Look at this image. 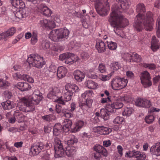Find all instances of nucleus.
Listing matches in <instances>:
<instances>
[{
	"instance_id": "f257e3e1",
	"label": "nucleus",
	"mask_w": 160,
	"mask_h": 160,
	"mask_svg": "<svg viewBox=\"0 0 160 160\" xmlns=\"http://www.w3.org/2000/svg\"><path fill=\"white\" fill-rule=\"evenodd\" d=\"M131 2L129 0H120L118 4L112 5V12L108 18V21L111 25L114 28V31L117 35L122 38H124V35L120 34L118 30L128 24V21L124 17L120 12L129 7Z\"/></svg>"
},
{
	"instance_id": "f03ea898",
	"label": "nucleus",
	"mask_w": 160,
	"mask_h": 160,
	"mask_svg": "<svg viewBox=\"0 0 160 160\" xmlns=\"http://www.w3.org/2000/svg\"><path fill=\"white\" fill-rule=\"evenodd\" d=\"M136 11L138 14L136 16L133 26L137 31L140 32L143 28L147 31H152L153 21L152 12H148L146 15H143V13L145 12V8L142 3H139L136 6Z\"/></svg>"
},
{
	"instance_id": "7ed1b4c3",
	"label": "nucleus",
	"mask_w": 160,
	"mask_h": 160,
	"mask_svg": "<svg viewBox=\"0 0 160 160\" xmlns=\"http://www.w3.org/2000/svg\"><path fill=\"white\" fill-rule=\"evenodd\" d=\"M42 98V93L39 90L35 89L31 95L20 99L18 104L17 109L25 112L32 111L35 108L34 105L38 104Z\"/></svg>"
},
{
	"instance_id": "20e7f679",
	"label": "nucleus",
	"mask_w": 160,
	"mask_h": 160,
	"mask_svg": "<svg viewBox=\"0 0 160 160\" xmlns=\"http://www.w3.org/2000/svg\"><path fill=\"white\" fill-rule=\"evenodd\" d=\"M93 94L92 91L88 90L86 91L81 95L82 98H85L86 97H88V98L84 102H83L81 99H80L79 101L78 105L80 108L77 111L79 114L85 113L91 107L93 100L90 98L93 97Z\"/></svg>"
},
{
	"instance_id": "39448f33",
	"label": "nucleus",
	"mask_w": 160,
	"mask_h": 160,
	"mask_svg": "<svg viewBox=\"0 0 160 160\" xmlns=\"http://www.w3.org/2000/svg\"><path fill=\"white\" fill-rule=\"evenodd\" d=\"M70 33L69 30L66 27L52 30L50 32L49 37L54 42H58L67 39Z\"/></svg>"
},
{
	"instance_id": "423d86ee",
	"label": "nucleus",
	"mask_w": 160,
	"mask_h": 160,
	"mask_svg": "<svg viewBox=\"0 0 160 160\" xmlns=\"http://www.w3.org/2000/svg\"><path fill=\"white\" fill-rule=\"evenodd\" d=\"M52 147V144L50 141H48L45 144L40 142L32 146L30 149L29 153L31 156H36L38 155L44 148L48 149Z\"/></svg>"
},
{
	"instance_id": "0eeeda50",
	"label": "nucleus",
	"mask_w": 160,
	"mask_h": 160,
	"mask_svg": "<svg viewBox=\"0 0 160 160\" xmlns=\"http://www.w3.org/2000/svg\"><path fill=\"white\" fill-rule=\"evenodd\" d=\"M30 65L38 68H41L45 64L43 58L37 54H31L28 56L27 60Z\"/></svg>"
},
{
	"instance_id": "6e6552de",
	"label": "nucleus",
	"mask_w": 160,
	"mask_h": 160,
	"mask_svg": "<svg viewBox=\"0 0 160 160\" xmlns=\"http://www.w3.org/2000/svg\"><path fill=\"white\" fill-rule=\"evenodd\" d=\"M95 6L97 12L101 16L107 15L110 10L109 5L107 3V0H97Z\"/></svg>"
},
{
	"instance_id": "1a4fd4ad",
	"label": "nucleus",
	"mask_w": 160,
	"mask_h": 160,
	"mask_svg": "<svg viewBox=\"0 0 160 160\" xmlns=\"http://www.w3.org/2000/svg\"><path fill=\"white\" fill-rule=\"evenodd\" d=\"M128 80L124 78L118 77L113 78L111 82L112 88L115 90H119L125 88L127 85Z\"/></svg>"
},
{
	"instance_id": "9d476101",
	"label": "nucleus",
	"mask_w": 160,
	"mask_h": 160,
	"mask_svg": "<svg viewBox=\"0 0 160 160\" xmlns=\"http://www.w3.org/2000/svg\"><path fill=\"white\" fill-rule=\"evenodd\" d=\"M54 149L55 156L56 158L63 157L65 154V151L63 148L61 141L57 138H54Z\"/></svg>"
},
{
	"instance_id": "9b49d317",
	"label": "nucleus",
	"mask_w": 160,
	"mask_h": 160,
	"mask_svg": "<svg viewBox=\"0 0 160 160\" xmlns=\"http://www.w3.org/2000/svg\"><path fill=\"white\" fill-rule=\"evenodd\" d=\"M59 91L58 88L53 89L48 93L47 97L54 102L60 104H63V102L62 99V96H60L61 92H59Z\"/></svg>"
},
{
	"instance_id": "f8f14e48",
	"label": "nucleus",
	"mask_w": 160,
	"mask_h": 160,
	"mask_svg": "<svg viewBox=\"0 0 160 160\" xmlns=\"http://www.w3.org/2000/svg\"><path fill=\"white\" fill-rule=\"evenodd\" d=\"M140 78L141 83L144 87L147 88L152 85L150 75L147 71H144L141 74Z\"/></svg>"
},
{
	"instance_id": "ddd939ff",
	"label": "nucleus",
	"mask_w": 160,
	"mask_h": 160,
	"mask_svg": "<svg viewBox=\"0 0 160 160\" xmlns=\"http://www.w3.org/2000/svg\"><path fill=\"white\" fill-rule=\"evenodd\" d=\"M136 106L145 108H148L151 106V102L148 99L144 98H138L135 101Z\"/></svg>"
},
{
	"instance_id": "4468645a",
	"label": "nucleus",
	"mask_w": 160,
	"mask_h": 160,
	"mask_svg": "<svg viewBox=\"0 0 160 160\" xmlns=\"http://www.w3.org/2000/svg\"><path fill=\"white\" fill-rule=\"evenodd\" d=\"M39 24L43 28H53L56 26L55 23L54 21L48 20L46 19L41 20Z\"/></svg>"
},
{
	"instance_id": "2eb2a0df",
	"label": "nucleus",
	"mask_w": 160,
	"mask_h": 160,
	"mask_svg": "<svg viewBox=\"0 0 160 160\" xmlns=\"http://www.w3.org/2000/svg\"><path fill=\"white\" fill-rule=\"evenodd\" d=\"M93 128L95 132L100 134H108L112 131L111 128L103 126H98Z\"/></svg>"
},
{
	"instance_id": "dca6fc26",
	"label": "nucleus",
	"mask_w": 160,
	"mask_h": 160,
	"mask_svg": "<svg viewBox=\"0 0 160 160\" xmlns=\"http://www.w3.org/2000/svg\"><path fill=\"white\" fill-rule=\"evenodd\" d=\"M13 76L15 79H19L23 80L31 83H32L34 82V80L33 78L26 74H23L22 75L19 73H15L13 74Z\"/></svg>"
},
{
	"instance_id": "f3484780",
	"label": "nucleus",
	"mask_w": 160,
	"mask_h": 160,
	"mask_svg": "<svg viewBox=\"0 0 160 160\" xmlns=\"http://www.w3.org/2000/svg\"><path fill=\"white\" fill-rule=\"evenodd\" d=\"M96 48L98 53H103L105 52L106 49V46L104 42L102 40H96Z\"/></svg>"
},
{
	"instance_id": "a211bd4d",
	"label": "nucleus",
	"mask_w": 160,
	"mask_h": 160,
	"mask_svg": "<svg viewBox=\"0 0 160 160\" xmlns=\"http://www.w3.org/2000/svg\"><path fill=\"white\" fill-rule=\"evenodd\" d=\"M78 141V139L72 135H69L67 136L65 139V143L68 145V146L72 147L74 143Z\"/></svg>"
},
{
	"instance_id": "6ab92c4d",
	"label": "nucleus",
	"mask_w": 160,
	"mask_h": 160,
	"mask_svg": "<svg viewBox=\"0 0 160 160\" xmlns=\"http://www.w3.org/2000/svg\"><path fill=\"white\" fill-rule=\"evenodd\" d=\"M79 59L78 56L74 54L70 53L69 56L65 61V62L68 65L72 64L77 62H78Z\"/></svg>"
},
{
	"instance_id": "aec40b11",
	"label": "nucleus",
	"mask_w": 160,
	"mask_h": 160,
	"mask_svg": "<svg viewBox=\"0 0 160 160\" xmlns=\"http://www.w3.org/2000/svg\"><path fill=\"white\" fill-rule=\"evenodd\" d=\"M93 149L97 153H100L105 157H107L108 155V152L106 149L101 145L96 144L93 147Z\"/></svg>"
},
{
	"instance_id": "412c9836",
	"label": "nucleus",
	"mask_w": 160,
	"mask_h": 160,
	"mask_svg": "<svg viewBox=\"0 0 160 160\" xmlns=\"http://www.w3.org/2000/svg\"><path fill=\"white\" fill-rule=\"evenodd\" d=\"M15 86L22 91L29 90L31 88L30 85L27 82H19L16 84Z\"/></svg>"
},
{
	"instance_id": "4be33fe9",
	"label": "nucleus",
	"mask_w": 160,
	"mask_h": 160,
	"mask_svg": "<svg viewBox=\"0 0 160 160\" xmlns=\"http://www.w3.org/2000/svg\"><path fill=\"white\" fill-rule=\"evenodd\" d=\"M150 152L152 155L156 156H160V142L156 143L150 148Z\"/></svg>"
},
{
	"instance_id": "5701e85b",
	"label": "nucleus",
	"mask_w": 160,
	"mask_h": 160,
	"mask_svg": "<svg viewBox=\"0 0 160 160\" xmlns=\"http://www.w3.org/2000/svg\"><path fill=\"white\" fill-rule=\"evenodd\" d=\"M160 44L159 43V40L157 39L155 36L152 37L151 48L152 50L154 52L156 51L159 48Z\"/></svg>"
},
{
	"instance_id": "b1692460",
	"label": "nucleus",
	"mask_w": 160,
	"mask_h": 160,
	"mask_svg": "<svg viewBox=\"0 0 160 160\" xmlns=\"http://www.w3.org/2000/svg\"><path fill=\"white\" fill-rule=\"evenodd\" d=\"M73 94L72 92H71L70 91L67 90L64 91V92L63 96H62V99L63 102V103L61 104L62 105L65 104V102H68L71 100Z\"/></svg>"
},
{
	"instance_id": "393cba45",
	"label": "nucleus",
	"mask_w": 160,
	"mask_h": 160,
	"mask_svg": "<svg viewBox=\"0 0 160 160\" xmlns=\"http://www.w3.org/2000/svg\"><path fill=\"white\" fill-rule=\"evenodd\" d=\"M84 124V122L82 120H78L74 124L73 128L72 129V132H75L80 130Z\"/></svg>"
},
{
	"instance_id": "a878e982",
	"label": "nucleus",
	"mask_w": 160,
	"mask_h": 160,
	"mask_svg": "<svg viewBox=\"0 0 160 160\" xmlns=\"http://www.w3.org/2000/svg\"><path fill=\"white\" fill-rule=\"evenodd\" d=\"M73 75L75 80L78 82L82 81L84 79L85 76V74L83 72L78 70L74 71Z\"/></svg>"
},
{
	"instance_id": "bb28decb",
	"label": "nucleus",
	"mask_w": 160,
	"mask_h": 160,
	"mask_svg": "<svg viewBox=\"0 0 160 160\" xmlns=\"http://www.w3.org/2000/svg\"><path fill=\"white\" fill-rule=\"evenodd\" d=\"M65 89L72 92V93L74 92H78L79 90L78 86L75 84L73 83L67 84L65 86Z\"/></svg>"
},
{
	"instance_id": "cd10ccee",
	"label": "nucleus",
	"mask_w": 160,
	"mask_h": 160,
	"mask_svg": "<svg viewBox=\"0 0 160 160\" xmlns=\"http://www.w3.org/2000/svg\"><path fill=\"white\" fill-rule=\"evenodd\" d=\"M67 72V69L66 67L63 66L58 68L57 70V75L59 78H61L65 76Z\"/></svg>"
},
{
	"instance_id": "c85d7f7f",
	"label": "nucleus",
	"mask_w": 160,
	"mask_h": 160,
	"mask_svg": "<svg viewBox=\"0 0 160 160\" xmlns=\"http://www.w3.org/2000/svg\"><path fill=\"white\" fill-rule=\"evenodd\" d=\"M11 3L13 7L18 8H23L25 6V3L22 0H12Z\"/></svg>"
},
{
	"instance_id": "c756f323",
	"label": "nucleus",
	"mask_w": 160,
	"mask_h": 160,
	"mask_svg": "<svg viewBox=\"0 0 160 160\" xmlns=\"http://www.w3.org/2000/svg\"><path fill=\"white\" fill-rule=\"evenodd\" d=\"M62 131H64V129L60 123H57L55 125L53 129V133L55 135L58 136Z\"/></svg>"
},
{
	"instance_id": "7c9ffc66",
	"label": "nucleus",
	"mask_w": 160,
	"mask_h": 160,
	"mask_svg": "<svg viewBox=\"0 0 160 160\" xmlns=\"http://www.w3.org/2000/svg\"><path fill=\"white\" fill-rule=\"evenodd\" d=\"M13 115H14L16 120H17L18 122H21L24 121V116L18 110H17L15 111Z\"/></svg>"
},
{
	"instance_id": "2f4dec72",
	"label": "nucleus",
	"mask_w": 160,
	"mask_h": 160,
	"mask_svg": "<svg viewBox=\"0 0 160 160\" xmlns=\"http://www.w3.org/2000/svg\"><path fill=\"white\" fill-rule=\"evenodd\" d=\"M76 151V148L75 147L68 146L66 148L65 153L68 157H71L75 153Z\"/></svg>"
},
{
	"instance_id": "473e14b6",
	"label": "nucleus",
	"mask_w": 160,
	"mask_h": 160,
	"mask_svg": "<svg viewBox=\"0 0 160 160\" xmlns=\"http://www.w3.org/2000/svg\"><path fill=\"white\" fill-rule=\"evenodd\" d=\"M85 85L88 88L91 89H96L98 88V85L92 80L87 81Z\"/></svg>"
},
{
	"instance_id": "72a5a7b5",
	"label": "nucleus",
	"mask_w": 160,
	"mask_h": 160,
	"mask_svg": "<svg viewBox=\"0 0 160 160\" xmlns=\"http://www.w3.org/2000/svg\"><path fill=\"white\" fill-rule=\"evenodd\" d=\"M108 112L105 109H101L100 110V114L101 117L105 120H107L109 118V115Z\"/></svg>"
},
{
	"instance_id": "f704fd0d",
	"label": "nucleus",
	"mask_w": 160,
	"mask_h": 160,
	"mask_svg": "<svg viewBox=\"0 0 160 160\" xmlns=\"http://www.w3.org/2000/svg\"><path fill=\"white\" fill-rule=\"evenodd\" d=\"M72 125V122L71 120L68 119H66L64 120L63 123V129L66 128L68 130L71 127Z\"/></svg>"
},
{
	"instance_id": "c9c22d12",
	"label": "nucleus",
	"mask_w": 160,
	"mask_h": 160,
	"mask_svg": "<svg viewBox=\"0 0 160 160\" xmlns=\"http://www.w3.org/2000/svg\"><path fill=\"white\" fill-rule=\"evenodd\" d=\"M57 70V67L53 63H52L49 66L48 70L45 72V74L46 76L48 75V72H51L53 73L56 72Z\"/></svg>"
},
{
	"instance_id": "e433bc0d",
	"label": "nucleus",
	"mask_w": 160,
	"mask_h": 160,
	"mask_svg": "<svg viewBox=\"0 0 160 160\" xmlns=\"http://www.w3.org/2000/svg\"><path fill=\"white\" fill-rule=\"evenodd\" d=\"M1 104L4 110L10 109L13 108L11 102L9 100H7L6 102H3Z\"/></svg>"
},
{
	"instance_id": "4c0bfd02",
	"label": "nucleus",
	"mask_w": 160,
	"mask_h": 160,
	"mask_svg": "<svg viewBox=\"0 0 160 160\" xmlns=\"http://www.w3.org/2000/svg\"><path fill=\"white\" fill-rule=\"evenodd\" d=\"M50 42L48 41H43L41 43L40 45V48L41 49L44 50L48 49H51L50 48Z\"/></svg>"
},
{
	"instance_id": "58836bf2",
	"label": "nucleus",
	"mask_w": 160,
	"mask_h": 160,
	"mask_svg": "<svg viewBox=\"0 0 160 160\" xmlns=\"http://www.w3.org/2000/svg\"><path fill=\"white\" fill-rule=\"evenodd\" d=\"M134 110L132 108H126L122 112V115L124 116H129L133 112Z\"/></svg>"
},
{
	"instance_id": "ea45409f",
	"label": "nucleus",
	"mask_w": 160,
	"mask_h": 160,
	"mask_svg": "<svg viewBox=\"0 0 160 160\" xmlns=\"http://www.w3.org/2000/svg\"><path fill=\"white\" fill-rule=\"evenodd\" d=\"M16 30L14 28L12 27L5 32H3L5 34V38H8L12 35L15 32Z\"/></svg>"
},
{
	"instance_id": "a19ab883",
	"label": "nucleus",
	"mask_w": 160,
	"mask_h": 160,
	"mask_svg": "<svg viewBox=\"0 0 160 160\" xmlns=\"http://www.w3.org/2000/svg\"><path fill=\"white\" fill-rule=\"evenodd\" d=\"M133 52L125 53L122 55L123 58L127 62H131Z\"/></svg>"
},
{
	"instance_id": "79ce46f5",
	"label": "nucleus",
	"mask_w": 160,
	"mask_h": 160,
	"mask_svg": "<svg viewBox=\"0 0 160 160\" xmlns=\"http://www.w3.org/2000/svg\"><path fill=\"white\" fill-rule=\"evenodd\" d=\"M105 108V109L108 112L114 113L116 112L113 103H108L106 106Z\"/></svg>"
},
{
	"instance_id": "37998d69",
	"label": "nucleus",
	"mask_w": 160,
	"mask_h": 160,
	"mask_svg": "<svg viewBox=\"0 0 160 160\" xmlns=\"http://www.w3.org/2000/svg\"><path fill=\"white\" fill-rule=\"evenodd\" d=\"M106 42H107L108 44V48L111 50H116L117 47V43L112 41H106Z\"/></svg>"
},
{
	"instance_id": "c03bdc74",
	"label": "nucleus",
	"mask_w": 160,
	"mask_h": 160,
	"mask_svg": "<svg viewBox=\"0 0 160 160\" xmlns=\"http://www.w3.org/2000/svg\"><path fill=\"white\" fill-rule=\"evenodd\" d=\"M156 32L157 37L160 38V17H159L156 22Z\"/></svg>"
},
{
	"instance_id": "a18cd8bd",
	"label": "nucleus",
	"mask_w": 160,
	"mask_h": 160,
	"mask_svg": "<svg viewBox=\"0 0 160 160\" xmlns=\"http://www.w3.org/2000/svg\"><path fill=\"white\" fill-rule=\"evenodd\" d=\"M42 13L45 16H49L52 13L51 10L47 7H44L41 10Z\"/></svg>"
},
{
	"instance_id": "49530a36",
	"label": "nucleus",
	"mask_w": 160,
	"mask_h": 160,
	"mask_svg": "<svg viewBox=\"0 0 160 160\" xmlns=\"http://www.w3.org/2000/svg\"><path fill=\"white\" fill-rule=\"evenodd\" d=\"M115 110L119 109L122 108L123 106V104L121 100H118L116 101L113 103Z\"/></svg>"
},
{
	"instance_id": "de8ad7c7",
	"label": "nucleus",
	"mask_w": 160,
	"mask_h": 160,
	"mask_svg": "<svg viewBox=\"0 0 160 160\" xmlns=\"http://www.w3.org/2000/svg\"><path fill=\"white\" fill-rule=\"evenodd\" d=\"M142 59L141 57L135 52H133L132 61L139 62Z\"/></svg>"
},
{
	"instance_id": "09e8293b",
	"label": "nucleus",
	"mask_w": 160,
	"mask_h": 160,
	"mask_svg": "<svg viewBox=\"0 0 160 160\" xmlns=\"http://www.w3.org/2000/svg\"><path fill=\"white\" fill-rule=\"evenodd\" d=\"M111 66L112 68L114 70H117L121 68L122 67L121 63L117 62L112 63Z\"/></svg>"
},
{
	"instance_id": "8fccbe9b",
	"label": "nucleus",
	"mask_w": 160,
	"mask_h": 160,
	"mask_svg": "<svg viewBox=\"0 0 160 160\" xmlns=\"http://www.w3.org/2000/svg\"><path fill=\"white\" fill-rule=\"evenodd\" d=\"M42 118L44 120L48 121L50 120H55L56 117L54 115L49 114L42 116Z\"/></svg>"
},
{
	"instance_id": "3c124183",
	"label": "nucleus",
	"mask_w": 160,
	"mask_h": 160,
	"mask_svg": "<svg viewBox=\"0 0 160 160\" xmlns=\"http://www.w3.org/2000/svg\"><path fill=\"white\" fill-rule=\"evenodd\" d=\"M124 118L122 117L117 116L113 120V123L116 124H121L123 122Z\"/></svg>"
},
{
	"instance_id": "603ef678",
	"label": "nucleus",
	"mask_w": 160,
	"mask_h": 160,
	"mask_svg": "<svg viewBox=\"0 0 160 160\" xmlns=\"http://www.w3.org/2000/svg\"><path fill=\"white\" fill-rule=\"evenodd\" d=\"M143 66L145 68L148 69L150 70H154L156 68V66L154 63H144Z\"/></svg>"
},
{
	"instance_id": "864d4df0",
	"label": "nucleus",
	"mask_w": 160,
	"mask_h": 160,
	"mask_svg": "<svg viewBox=\"0 0 160 160\" xmlns=\"http://www.w3.org/2000/svg\"><path fill=\"white\" fill-rule=\"evenodd\" d=\"M10 85L7 81L0 79V87L2 89L6 88Z\"/></svg>"
},
{
	"instance_id": "5fc2aeb1",
	"label": "nucleus",
	"mask_w": 160,
	"mask_h": 160,
	"mask_svg": "<svg viewBox=\"0 0 160 160\" xmlns=\"http://www.w3.org/2000/svg\"><path fill=\"white\" fill-rule=\"evenodd\" d=\"M10 114L9 113H7L6 115V117L8 119V122L11 123H14L16 120V117L14 115L13 116L10 117Z\"/></svg>"
},
{
	"instance_id": "6e6d98bb",
	"label": "nucleus",
	"mask_w": 160,
	"mask_h": 160,
	"mask_svg": "<svg viewBox=\"0 0 160 160\" xmlns=\"http://www.w3.org/2000/svg\"><path fill=\"white\" fill-rule=\"evenodd\" d=\"M88 76L89 78L93 79H96L97 78V76L92 69L89 70V72L88 73Z\"/></svg>"
},
{
	"instance_id": "4d7b16f0",
	"label": "nucleus",
	"mask_w": 160,
	"mask_h": 160,
	"mask_svg": "<svg viewBox=\"0 0 160 160\" xmlns=\"http://www.w3.org/2000/svg\"><path fill=\"white\" fill-rule=\"evenodd\" d=\"M56 111L58 113H60L61 112L65 113L66 112V109L63 108L60 105H56Z\"/></svg>"
},
{
	"instance_id": "13d9d810",
	"label": "nucleus",
	"mask_w": 160,
	"mask_h": 160,
	"mask_svg": "<svg viewBox=\"0 0 160 160\" xmlns=\"http://www.w3.org/2000/svg\"><path fill=\"white\" fill-rule=\"evenodd\" d=\"M98 70L101 73H103L105 72L106 69L104 64L102 63L99 64L98 67Z\"/></svg>"
},
{
	"instance_id": "bf43d9fd",
	"label": "nucleus",
	"mask_w": 160,
	"mask_h": 160,
	"mask_svg": "<svg viewBox=\"0 0 160 160\" xmlns=\"http://www.w3.org/2000/svg\"><path fill=\"white\" fill-rule=\"evenodd\" d=\"M145 120L147 123L148 124L151 123L154 120V116L152 115H149L145 117Z\"/></svg>"
},
{
	"instance_id": "052dcab7",
	"label": "nucleus",
	"mask_w": 160,
	"mask_h": 160,
	"mask_svg": "<svg viewBox=\"0 0 160 160\" xmlns=\"http://www.w3.org/2000/svg\"><path fill=\"white\" fill-rule=\"evenodd\" d=\"M38 36L36 33H33L31 37V42L32 44L34 45L38 41Z\"/></svg>"
},
{
	"instance_id": "680f3d73",
	"label": "nucleus",
	"mask_w": 160,
	"mask_h": 160,
	"mask_svg": "<svg viewBox=\"0 0 160 160\" xmlns=\"http://www.w3.org/2000/svg\"><path fill=\"white\" fill-rule=\"evenodd\" d=\"M117 152L119 155L120 158H121L123 155V148L121 145H118L117 147Z\"/></svg>"
},
{
	"instance_id": "e2e57ef3",
	"label": "nucleus",
	"mask_w": 160,
	"mask_h": 160,
	"mask_svg": "<svg viewBox=\"0 0 160 160\" xmlns=\"http://www.w3.org/2000/svg\"><path fill=\"white\" fill-rule=\"evenodd\" d=\"M70 53H66L60 54L59 56V59L60 60L63 61L67 59V58L69 56Z\"/></svg>"
},
{
	"instance_id": "0e129e2a",
	"label": "nucleus",
	"mask_w": 160,
	"mask_h": 160,
	"mask_svg": "<svg viewBox=\"0 0 160 160\" xmlns=\"http://www.w3.org/2000/svg\"><path fill=\"white\" fill-rule=\"evenodd\" d=\"M21 8L20 10L22 13V14L23 15L24 18L26 17L29 14L28 11V8L25 7Z\"/></svg>"
},
{
	"instance_id": "69168bd1",
	"label": "nucleus",
	"mask_w": 160,
	"mask_h": 160,
	"mask_svg": "<svg viewBox=\"0 0 160 160\" xmlns=\"http://www.w3.org/2000/svg\"><path fill=\"white\" fill-rule=\"evenodd\" d=\"M111 77V76L109 74L107 75H102L100 76L99 78L102 80L105 81L109 80L110 78Z\"/></svg>"
},
{
	"instance_id": "338daca9",
	"label": "nucleus",
	"mask_w": 160,
	"mask_h": 160,
	"mask_svg": "<svg viewBox=\"0 0 160 160\" xmlns=\"http://www.w3.org/2000/svg\"><path fill=\"white\" fill-rule=\"evenodd\" d=\"M81 58L84 60H87L89 58V55L88 53L83 52L81 54Z\"/></svg>"
},
{
	"instance_id": "774afa93",
	"label": "nucleus",
	"mask_w": 160,
	"mask_h": 160,
	"mask_svg": "<svg viewBox=\"0 0 160 160\" xmlns=\"http://www.w3.org/2000/svg\"><path fill=\"white\" fill-rule=\"evenodd\" d=\"M77 106V104L75 102H72L70 105V107L71 109L70 111L72 112H73L76 110Z\"/></svg>"
}]
</instances>
